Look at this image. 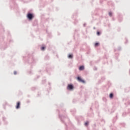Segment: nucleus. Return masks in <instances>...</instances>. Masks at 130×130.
Segmentation results:
<instances>
[{
    "mask_svg": "<svg viewBox=\"0 0 130 130\" xmlns=\"http://www.w3.org/2000/svg\"><path fill=\"white\" fill-rule=\"evenodd\" d=\"M68 90H73L74 89V86L72 84H69L67 87Z\"/></svg>",
    "mask_w": 130,
    "mask_h": 130,
    "instance_id": "obj_1",
    "label": "nucleus"
},
{
    "mask_svg": "<svg viewBox=\"0 0 130 130\" xmlns=\"http://www.w3.org/2000/svg\"><path fill=\"white\" fill-rule=\"evenodd\" d=\"M27 18L28 19H29V20H31L32 19H33V14L28 13L27 14Z\"/></svg>",
    "mask_w": 130,
    "mask_h": 130,
    "instance_id": "obj_2",
    "label": "nucleus"
},
{
    "mask_svg": "<svg viewBox=\"0 0 130 130\" xmlns=\"http://www.w3.org/2000/svg\"><path fill=\"white\" fill-rule=\"evenodd\" d=\"M77 80L78 81H79V82H80L81 83H85V81L83 80V79H82V78H81V77H78L77 78Z\"/></svg>",
    "mask_w": 130,
    "mask_h": 130,
    "instance_id": "obj_3",
    "label": "nucleus"
},
{
    "mask_svg": "<svg viewBox=\"0 0 130 130\" xmlns=\"http://www.w3.org/2000/svg\"><path fill=\"white\" fill-rule=\"evenodd\" d=\"M21 105V103L20 102H17V105L16 106V109H19V108H20V106Z\"/></svg>",
    "mask_w": 130,
    "mask_h": 130,
    "instance_id": "obj_4",
    "label": "nucleus"
},
{
    "mask_svg": "<svg viewBox=\"0 0 130 130\" xmlns=\"http://www.w3.org/2000/svg\"><path fill=\"white\" fill-rule=\"evenodd\" d=\"M84 69L85 68L84 67V66H81L80 67H79V71H83Z\"/></svg>",
    "mask_w": 130,
    "mask_h": 130,
    "instance_id": "obj_5",
    "label": "nucleus"
},
{
    "mask_svg": "<svg viewBox=\"0 0 130 130\" xmlns=\"http://www.w3.org/2000/svg\"><path fill=\"white\" fill-rule=\"evenodd\" d=\"M69 58H73V55L70 54L68 56Z\"/></svg>",
    "mask_w": 130,
    "mask_h": 130,
    "instance_id": "obj_6",
    "label": "nucleus"
},
{
    "mask_svg": "<svg viewBox=\"0 0 130 130\" xmlns=\"http://www.w3.org/2000/svg\"><path fill=\"white\" fill-rule=\"evenodd\" d=\"M110 98H111V99L113 98V93H111L110 94Z\"/></svg>",
    "mask_w": 130,
    "mask_h": 130,
    "instance_id": "obj_7",
    "label": "nucleus"
},
{
    "mask_svg": "<svg viewBox=\"0 0 130 130\" xmlns=\"http://www.w3.org/2000/svg\"><path fill=\"white\" fill-rule=\"evenodd\" d=\"M99 46V43H96L95 44V45H94V46L95 47H97V46Z\"/></svg>",
    "mask_w": 130,
    "mask_h": 130,
    "instance_id": "obj_8",
    "label": "nucleus"
},
{
    "mask_svg": "<svg viewBox=\"0 0 130 130\" xmlns=\"http://www.w3.org/2000/svg\"><path fill=\"white\" fill-rule=\"evenodd\" d=\"M88 124H89V122H86L85 123V125L87 126Z\"/></svg>",
    "mask_w": 130,
    "mask_h": 130,
    "instance_id": "obj_9",
    "label": "nucleus"
},
{
    "mask_svg": "<svg viewBox=\"0 0 130 130\" xmlns=\"http://www.w3.org/2000/svg\"><path fill=\"white\" fill-rule=\"evenodd\" d=\"M109 15L110 16V17H111V16H112V13L109 12Z\"/></svg>",
    "mask_w": 130,
    "mask_h": 130,
    "instance_id": "obj_10",
    "label": "nucleus"
},
{
    "mask_svg": "<svg viewBox=\"0 0 130 130\" xmlns=\"http://www.w3.org/2000/svg\"><path fill=\"white\" fill-rule=\"evenodd\" d=\"M97 35H98V36H99V35H100V32L98 31V32H97Z\"/></svg>",
    "mask_w": 130,
    "mask_h": 130,
    "instance_id": "obj_11",
    "label": "nucleus"
},
{
    "mask_svg": "<svg viewBox=\"0 0 130 130\" xmlns=\"http://www.w3.org/2000/svg\"><path fill=\"white\" fill-rule=\"evenodd\" d=\"M45 49V48L44 47H42V48H41V50H43L44 49Z\"/></svg>",
    "mask_w": 130,
    "mask_h": 130,
    "instance_id": "obj_12",
    "label": "nucleus"
},
{
    "mask_svg": "<svg viewBox=\"0 0 130 130\" xmlns=\"http://www.w3.org/2000/svg\"><path fill=\"white\" fill-rule=\"evenodd\" d=\"M15 75H16V72L14 73Z\"/></svg>",
    "mask_w": 130,
    "mask_h": 130,
    "instance_id": "obj_13",
    "label": "nucleus"
}]
</instances>
